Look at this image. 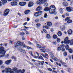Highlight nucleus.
Returning a JSON list of instances; mask_svg holds the SVG:
<instances>
[{
    "instance_id": "obj_1",
    "label": "nucleus",
    "mask_w": 73,
    "mask_h": 73,
    "mask_svg": "<svg viewBox=\"0 0 73 73\" xmlns=\"http://www.w3.org/2000/svg\"><path fill=\"white\" fill-rule=\"evenodd\" d=\"M14 46L15 48H17L18 50L21 52H22L23 50L22 49V48L20 47V46H23V48H27V46H25L24 43V42H21L20 41H18L17 43H15Z\"/></svg>"
},
{
    "instance_id": "obj_2",
    "label": "nucleus",
    "mask_w": 73,
    "mask_h": 73,
    "mask_svg": "<svg viewBox=\"0 0 73 73\" xmlns=\"http://www.w3.org/2000/svg\"><path fill=\"white\" fill-rule=\"evenodd\" d=\"M5 50H4V48L3 47H0V57H2L5 55Z\"/></svg>"
},
{
    "instance_id": "obj_3",
    "label": "nucleus",
    "mask_w": 73,
    "mask_h": 73,
    "mask_svg": "<svg viewBox=\"0 0 73 73\" xmlns=\"http://www.w3.org/2000/svg\"><path fill=\"white\" fill-rule=\"evenodd\" d=\"M68 37H66L64 39V43L65 44H67V45H69L70 43V44L71 45H73V39L72 40L70 41L69 40H68Z\"/></svg>"
},
{
    "instance_id": "obj_4",
    "label": "nucleus",
    "mask_w": 73,
    "mask_h": 73,
    "mask_svg": "<svg viewBox=\"0 0 73 73\" xmlns=\"http://www.w3.org/2000/svg\"><path fill=\"white\" fill-rule=\"evenodd\" d=\"M56 10V7L54 5H52L50 7V10L49 12L50 14H53Z\"/></svg>"
},
{
    "instance_id": "obj_5",
    "label": "nucleus",
    "mask_w": 73,
    "mask_h": 73,
    "mask_svg": "<svg viewBox=\"0 0 73 73\" xmlns=\"http://www.w3.org/2000/svg\"><path fill=\"white\" fill-rule=\"evenodd\" d=\"M13 70L16 73H19L21 72V70H18V68L16 67L13 68Z\"/></svg>"
},
{
    "instance_id": "obj_6",
    "label": "nucleus",
    "mask_w": 73,
    "mask_h": 73,
    "mask_svg": "<svg viewBox=\"0 0 73 73\" xmlns=\"http://www.w3.org/2000/svg\"><path fill=\"white\" fill-rule=\"evenodd\" d=\"M50 55L52 56H51V58L54 61H57L58 60L57 59V58L56 57H54V56H53V54L52 52H50Z\"/></svg>"
},
{
    "instance_id": "obj_7",
    "label": "nucleus",
    "mask_w": 73,
    "mask_h": 73,
    "mask_svg": "<svg viewBox=\"0 0 73 73\" xmlns=\"http://www.w3.org/2000/svg\"><path fill=\"white\" fill-rule=\"evenodd\" d=\"M73 9V7H66V10L68 12H70L72 11Z\"/></svg>"
},
{
    "instance_id": "obj_8",
    "label": "nucleus",
    "mask_w": 73,
    "mask_h": 73,
    "mask_svg": "<svg viewBox=\"0 0 73 73\" xmlns=\"http://www.w3.org/2000/svg\"><path fill=\"white\" fill-rule=\"evenodd\" d=\"M12 69L9 68H5V72L6 73H10L11 72H12L11 71Z\"/></svg>"
},
{
    "instance_id": "obj_9",
    "label": "nucleus",
    "mask_w": 73,
    "mask_h": 73,
    "mask_svg": "<svg viewBox=\"0 0 73 73\" xmlns=\"http://www.w3.org/2000/svg\"><path fill=\"white\" fill-rule=\"evenodd\" d=\"M19 4L20 6L24 7L27 4V2H21L19 3Z\"/></svg>"
},
{
    "instance_id": "obj_10",
    "label": "nucleus",
    "mask_w": 73,
    "mask_h": 73,
    "mask_svg": "<svg viewBox=\"0 0 73 73\" xmlns=\"http://www.w3.org/2000/svg\"><path fill=\"white\" fill-rule=\"evenodd\" d=\"M11 5L12 6H16L17 5V2L16 1L12 2L11 3Z\"/></svg>"
},
{
    "instance_id": "obj_11",
    "label": "nucleus",
    "mask_w": 73,
    "mask_h": 73,
    "mask_svg": "<svg viewBox=\"0 0 73 73\" xmlns=\"http://www.w3.org/2000/svg\"><path fill=\"white\" fill-rule=\"evenodd\" d=\"M33 4L34 3L33 2H29V5H28L29 7V8H31V7H32L33 5Z\"/></svg>"
},
{
    "instance_id": "obj_12",
    "label": "nucleus",
    "mask_w": 73,
    "mask_h": 73,
    "mask_svg": "<svg viewBox=\"0 0 73 73\" xmlns=\"http://www.w3.org/2000/svg\"><path fill=\"white\" fill-rule=\"evenodd\" d=\"M45 47H43L42 48H41V49H40V50L43 53H46V52L45 51Z\"/></svg>"
},
{
    "instance_id": "obj_13",
    "label": "nucleus",
    "mask_w": 73,
    "mask_h": 73,
    "mask_svg": "<svg viewBox=\"0 0 73 73\" xmlns=\"http://www.w3.org/2000/svg\"><path fill=\"white\" fill-rule=\"evenodd\" d=\"M40 10H42L41 6H39L36 9V11H40Z\"/></svg>"
},
{
    "instance_id": "obj_14",
    "label": "nucleus",
    "mask_w": 73,
    "mask_h": 73,
    "mask_svg": "<svg viewBox=\"0 0 73 73\" xmlns=\"http://www.w3.org/2000/svg\"><path fill=\"white\" fill-rule=\"evenodd\" d=\"M12 60H8L5 61V63L7 65H9V64H10L11 61Z\"/></svg>"
},
{
    "instance_id": "obj_15",
    "label": "nucleus",
    "mask_w": 73,
    "mask_h": 73,
    "mask_svg": "<svg viewBox=\"0 0 73 73\" xmlns=\"http://www.w3.org/2000/svg\"><path fill=\"white\" fill-rule=\"evenodd\" d=\"M60 28L61 31H64L65 29V26L63 25L62 26H60Z\"/></svg>"
},
{
    "instance_id": "obj_16",
    "label": "nucleus",
    "mask_w": 73,
    "mask_h": 73,
    "mask_svg": "<svg viewBox=\"0 0 73 73\" xmlns=\"http://www.w3.org/2000/svg\"><path fill=\"white\" fill-rule=\"evenodd\" d=\"M41 4H44V3L47 1V0H40Z\"/></svg>"
},
{
    "instance_id": "obj_17",
    "label": "nucleus",
    "mask_w": 73,
    "mask_h": 73,
    "mask_svg": "<svg viewBox=\"0 0 73 73\" xmlns=\"http://www.w3.org/2000/svg\"><path fill=\"white\" fill-rule=\"evenodd\" d=\"M63 5L64 6V7H68V3L66 2H63Z\"/></svg>"
},
{
    "instance_id": "obj_18",
    "label": "nucleus",
    "mask_w": 73,
    "mask_h": 73,
    "mask_svg": "<svg viewBox=\"0 0 73 73\" xmlns=\"http://www.w3.org/2000/svg\"><path fill=\"white\" fill-rule=\"evenodd\" d=\"M30 12V10H26L25 12V15H28Z\"/></svg>"
},
{
    "instance_id": "obj_19",
    "label": "nucleus",
    "mask_w": 73,
    "mask_h": 73,
    "mask_svg": "<svg viewBox=\"0 0 73 73\" xmlns=\"http://www.w3.org/2000/svg\"><path fill=\"white\" fill-rule=\"evenodd\" d=\"M73 33V31L72 30H69L68 31V33L69 35H72Z\"/></svg>"
},
{
    "instance_id": "obj_20",
    "label": "nucleus",
    "mask_w": 73,
    "mask_h": 73,
    "mask_svg": "<svg viewBox=\"0 0 73 73\" xmlns=\"http://www.w3.org/2000/svg\"><path fill=\"white\" fill-rule=\"evenodd\" d=\"M47 25L49 27H52V23L50 22H48L47 23Z\"/></svg>"
},
{
    "instance_id": "obj_21",
    "label": "nucleus",
    "mask_w": 73,
    "mask_h": 73,
    "mask_svg": "<svg viewBox=\"0 0 73 73\" xmlns=\"http://www.w3.org/2000/svg\"><path fill=\"white\" fill-rule=\"evenodd\" d=\"M2 1L3 5H4L6 3H7V0H1Z\"/></svg>"
},
{
    "instance_id": "obj_22",
    "label": "nucleus",
    "mask_w": 73,
    "mask_h": 73,
    "mask_svg": "<svg viewBox=\"0 0 73 73\" xmlns=\"http://www.w3.org/2000/svg\"><path fill=\"white\" fill-rule=\"evenodd\" d=\"M34 16H35V17H38V16H40V15H39L38 13V12H37L36 13H34Z\"/></svg>"
},
{
    "instance_id": "obj_23",
    "label": "nucleus",
    "mask_w": 73,
    "mask_h": 73,
    "mask_svg": "<svg viewBox=\"0 0 73 73\" xmlns=\"http://www.w3.org/2000/svg\"><path fill=\"white\" fill-rule=\"evenodd\" d=\"M36 4H37V5H41L40 0H39L37 1L36 2Z\"/></svg>"
},
{
    "instance_id": "obj_24",
    "label": "nucleus",
    "mask_w": 73,
    "mask_h": 73,
    "mask_svg": "<svg viewBox=\"0 0 73 73\" xmlns=\"http://www.w3.org/2000/svg\"><path fill=\"white\" fill-rule=\"evenodd\" d=\"M66 45L65 46V48H66V50H69V46L68 45V44H66Z\"/></svg>"
},
{
    "instance_id": "obj_25",
    "label": "nucleus",
    "mask_w": 73,
    "mask_h": 73,
    "mask_svg": "<svg viewBox=\"0 0 73 73\" xmlns=\"http://www.w3.org/2000/svg\"><path fill=\"white\" fill-rule=\"evenodd\" d=\"M59 12L61 13H63L64 12V10L62 9H59Z\"/></svg>"
},
{
    "instance_id": "obj_26",
    "label": "nucleus",
    "mask_w": 73,
    "mask_h": 73,
    "mask_svg": "<svg viewBox=\"0 0 73 73\" xmlns=\"http://www.w3.org/2000/svg\"><path fill=\"white\" fill-rule=\"evenodd\" d=\"M50 9L49 8V7H46L44 9V11H49V10Z\"/></svg>"
},
{
    "instance_id": "obj_27",
    "label": "nucleus",
    "mask_w": 73,
    "mask_h": 73,
    "mask_svg": "<svg viewBox=\"0 0 73 73\" xmlns=\"http://www.w3.org/2000/svg\"><path fill=\"white\" fill-rule=\"evenodd\" d=\"M30 54H31V56H33L34 57V58H38V57L36 56H33V54H32V51L30 52Z\"/></svg>"
},
{
    "instance_id": "obj_28",
    "label": "nucleus",
    "mask_w": 73,
    "mask_h": 73,
    "mask_svg": "<svg viewBox=\"0 0 73 73\" xmlns=\"http://www.w3.org/2000/svg\"><path fill=\"white\" fill-rule=\"evenodd\" d=\"M58 35L59 36V37L61 36V35H62L61 32V31H59L58 33Z\"/></svg>"
},
{
    "instance_id": "obj_29",
    "label": "nucleus",
    "mask_w": 73,
    "mask_h": 73,
    "mask_svg": "<svg viewBox=\"0 0 73 73\" xmlns=\"http://www.w3.org/2000/svg\"><path fill=\"white\" fill-rule=\"evenodd\" d=\"M72 22H73L72 20H69L68 21H67V24H70V23H72Z\"/></svg>"
},
{
    "instance_id": "obj_30",
    "label": "nucleus",
    "mask_w": 73,
    "mask_h": 73,
    "mask_svg": "<svg viewBox=\"0 0 73 73\" xmlns=\"http://www.w3.org/2000/svg\"><path fill=\"white\" fill-rule=\"evenodd\" d=\"M69 20H70V17H68L65 19V21H69Z\"/></svg>"
},
{
    "instance_id": "obj_31",
    "label": "nucleus",
    "mask_w": 73,
    "mask_h": 73,
    "mask_svg": "<svg viewBox=\"0 0 73 73\" xmlns=\"http://www.w3.org/2000/svg\"><path fill=\"white\" fill-rule=\"evenodd\" d=\"M69 50V52L70 53H73V50L71 48H70Z\"/></svg>"
},
{
    "instance_id": "obj_32",
    "label": "nucleus",
    "mask_w": 73,
    "mask_h": 73,
    "mask_svg": "<svg viewBox=\"0 0 73 73\" xmlns=\"http://www.w3.org/2000/svg\"><path fill=\"white\" fill-rule=\"evenodd\" d=\"M4 12H5L6 13H9V10L8 9H6L5 11Z\"/></svg>"
},
{
    "instance_id": "obj_33",
    "label": "nucleus",
    "mask_w": 73,
    "mask_h": 73,
    "mask_svg": "<svg viewBox=\"0 0 73 73\" xmlns=\"http://www.w3.org/2000/svg\"><path fill=\"white\" fill-rule=\"evenodd\" d=\"M43 12H42L41 11H40L38 12V15H40V16L41 15V14Z\"/></svg>"
},
{
    "instance_id": "obj_34",
    "label": "nucleus",
    "mask_w": 73,
    "mask_h": 73,
    "mask_svg": "<svg viewBox=\"0 0 73 73\" xmlns=\"http://www.w3.org/2000/svg\"><path fill=\"white\" fill-rule=\"evenodd\" d=\"M53 38H54V39H56L57 38V35H53Z\"/></svg>"
},
{
    "instance_id": "obj_35",
    "label": "nucleus",
    "mask_w": 73,
    "mask_h": 73,
    "mask_svg": "<svg viewBox=\"0 0 73 73\" xmlns=\"http://www.w3.org/2000/svg\"><path fill=\"white\" fill-rule=\"evenodd\" d=\"M46 37L47 38H50V36L49 34H47L46 35Z\"/></svg>"
},
{
    "instance_id": "obj_36",
    "label": "nucleus",
    "mask_w": 73,
    "mask_h": 73,
    "mask_svg": "<svg viewBox=\"0 0 73 73\" xmlns=\"http://www.w3.org/2000/svg\"><path fill=\"white\" fill-rule=\"evenodd\" d=\"M38 62H39V63H41V65L42 66L43 65H44V61H38Z\"/></svg>"
},
{
    "instance_id": "obj_37",
    "label": "nucleus",
    "mask_w": 73,
    "mask_h": 73,
    "mask_svg": "<svg viewBox=\"0 0 73 73\" xmlns=\"http://www.w3.org/2000/svg\"><path fill=\"white\" fill-rule=\"evenodd\" d=\"M9 13H6L5 11H4V13L3 14L4 16H7L8 15Z\"/></svg>"
},
{
    "instance_id": "obj_38",
    "label": "nucleus",
    "mask_w": 73,
    "mask_h": 73,
    "mask_svg": "<svg viewBox=\"0 0 73 73\" xmlns=\"http://www.w3.org/2000/svg\"><path fill=\"white\" fill-rule=\"evenodd\" d=\"M36 25L37 27V28H38L39 27H40V26H41V24H40V23H38L36 24Z\"/></svg>"
},
{
    "instance_id": "obj_39",
    "label": "nucleus",
    "mask_w": 73,
    "mask_h": 73,
    "mask_svg": "<svg viewBox=\"0 0 73 73\" xmlns=\"http://www.w3.org/2000/svg\"><path fill=\"white\" fill-rule=\"evenodd\" d=\"M60 41H61V40L60 39V38H57V41L58 42H60Z\"/></svg>"
},
{
    "instance_id": "obj_40",
    "label": "nucleus",
    "mask_w": 73,
    "mask_h": 73,
    "mask_svg": "<svg viewBox=\"0 0 73 73\" xmlns=\"http://www.w3.org/2000/svg\"><path fill=\"white\" fill-rule=\"evenodd\" d=\"M40 21V19H36L35 20V22L36 23H38Z\"/></svg>"
},
{
    "instance_id": "obj_41",
    "label": "nucleus",
    "mask_w": 73,
    "mask_h": 73,
    "mask_svg": "<svg viewBox=\"0 0 73 73\" xmlns=\"http://www.w3.org/2000/svg\"><path fill=\"white\" fill-rule=\"evenodd\" d=\"M21 71L20 72H21V73H24L25 72V70L23 69L22 70H21Z\"/></svg>"
},
{
    "instance_id": "obj_42",
    "label": "nucleus",
    "mask_w": 73,
    "mask_h": 73,
    "mask_svg": "<svg viewBox=\"0 0 73 73\" xmlns=\"http://www.w3.org/2000/svg\"><path fill=\"white\" fill-rule=\"evenodd\" d=\"M64 54L65 56H67V52H64Z\"/></svg>"
},
{
    "instance_id": "obj_43",
    "label": "nucleus",
    "mask_w": 73,
    "mask_h": 73,
    "mask_svg": "<svg viewBox=\"0 0 73 73\" xmlns=\"http://www.w3.org/2000/svg\"><path fill=\"white\" fill-rule=\"evenodd\" d=\"M44 5L45 7H48V3H45L44 4Z\"/></svg>"
},
{
    "instance_id": "obj_44",
    "label": "nucleus",
    "mask_w": 73,
    "mask_h": 73,
    "mask_svg": "<svg viewBox=\"0 0 73 73\" xmlns=\"http://www.w3.org/2000/svg\"><path fill=\"white\" fill-rule=\"evenodd\" d=\"M45 28H46V29H49V27H48V26L47 25L45 26Z\"/></svg>"
},
{
    "instance_id": "obj_45",
    "label": "nucleus",
    "mask_w": 73,
    "mask_h": 73,
    "mask_svg": "<svg viewBox=\"0 0 73 73\" xmlns=\"http://www.w3.org/2000/svg\"><path fill=\"white\" fill-rule=\"evenodd\" d=\"M40 21H44V19L43 18L41 17L40 19Z\"/></svg>"
},
{
    "instance_id": "obj_46",
    "label": "nucleus",
    "mask_w": 73,
    "mask_h": 73,
    "mask_svg": "<svg viewBox=\"0 0 73 73\" xmlns=\"http://www.w3.org/2000/svg\"><path fill=\"white\" fill-rule=\"evenodd\" d=\"M20 33V35H21L22 36V35H24V33L23 32H21Z\"/></svg>"
},
{
    "instance_id": "obj_47",
    "label": "nucleus",
    "mask_w": 73,
    "mask_h": 73,
    "mask_svg": "<svg viewBox=\"0 0 73 73\" xmlns=\"http://www.w3.org/2000/svg\"><path fill=\"white\" fill-rule=\"evenodd\" d=\"M61 48H64L65 46V45L64 44H62L60 45Z\"/></svg>"
},
{
    "instance_id": "obj_48",
    "label": "nucleus",
    "mask_w": 73,
    "mask_h": 73,
    "mask_svg": "<svg viewBox=\"0 0 73 73\" xmlns=\"http://www.w3.org/2000/svg\"><path fill=\"white\" fill-rule=\"evenodd\" d=\"M37 46L38 48H41V45H40L39 44H37Z\"/></svg>"
},
{
    "instance_id": "obj_49",
    "label": "nucleus",
    "mask_w": 73,
    "mask_h": 73,
    "mask_svg": "<svg viewBox=\"0 0 73 73\" xmlns=\"http://www.w3.org/2000/svg\"><path fill=\"white\" fill-rule=\"evenodd\" d=\"M3 64V61L1 60H0V66Z\"/></svg>"
},
{
    "instance_id": "obj_50",
    "label": "nucleus",
    "mask_w": 73,
    "mask_h": 73,
    "mask_svg": "<svg viewBox=\"0 0 73 73\" xmlns=\"http://www.w3.org/2000/svg\"><path fill=\"white\" fill-rule=\"evenodd\" d=\"M61 49V47H58V50H60Z\"/></svg>"
},
{
    "instance_id": "obj_51",
    "label": "nucleus",
    "mask_w": 73,
    "mask_h": 73,
    "mask_svg": "<svg viewBox=\"0 0 73 73\" xmlns=\"http://www.w3.org/2000/svg\"><path fill=\"white\" fill-rule=\"evenodd\" d=\"M47 14H44V18H46V17H47Z\"/></svg>"
},
{
    "instance_id": "obj_52",
    "label": "nucleus",
    "mask_w": 73,
    "mask_h": 73,
    "mask_svg": "<svg viewBox=\"0 0 73 73\" xmlns=\"http://www.w3.org/2000/svg\"><path fill=\"white\" fill-rule=\"evenodd\" d=\"M22 52H23L24 54H25V53H26V52H25V51L23 50H22Z\"/></svg>"
},
{
    "instance_id": "obj_53",
    "label": "nucleus",
    "mask_w": 73,
    "mask_h": 73,
    "mask_svg": "<svg viewBox=\"0 0 73 73\" xmlns=\"http://www.w3.org/2000/svg\"><path fill=\"white\" fill-rule=\"evenodd\" d=\"M47 69L49 71H52V69L50 68H48Z\"/></svg>"
},
{
    "instance_id": "obj_54",
    "label": "nucleus",
    "mask_w": 73,
    "mask_h": 73,
    "mask_svg": "<svg viewBox=\"0 0 73 73\" xmlns=\"http://www.w3.org/2000/svg\"><path fill=\"white\" fill-rule=\"evenodd\" d=\"M43 31L45 33H47V31H46V29H43Z\"/></svg>"
},
{
    "instance_id": "obj_55",
    "label": "nucleus",
    "mask_w": 73,
    "mask_h": 73,
    "mask_svg": "<svg viewBox=\"0 0 73 73\" xmlns=\"http://www.w3.org/2000/svg\"><path fill=\"white\" fill-rule=\"evenodd\" d=\"M66 16H69V14L68 13H66L65 15Z\"/></svg>"
},
{
    "instance_id": "obj_56",
    "label": "nucleus",
    "mask_w": 73,
    "mask_h": 73,
    "mask_svg": "<svg viewBox=\"0 0 73 73\" xmlns=\"http://www.w3.org/2000/svg\"><path fill=\"white\" fill-rule=\"evenodd\" d=\"M40 59H41L42 60H44V58H43V57H42V56H40Z\"/></svg>"
},
{
    "instance_id": "obj_57",
    "label": "nucleus",
    "mask_w": 73,
    "mask_h": 73,
    "mask_svg": "<svg viewBox=\"0 0 73 73\" xmlns=\"http://www.w3.org/2000/svg\"><path fill=\"white\" fill-rule=\"evenodd\" d=\"M68 57L69 58V59L71 60L72 59V57H71V56L69 55L68 56Z\"/></svg>"
},
{
    "instance_id": "obj_58",
    "label": "nucleus",
    "mask_w": 73,
    "mask_h": 73,
    "mask_svg": "<svg viewBox=\"0 0 73 73\" xmlns=\"http://www.w3.org/2000/svg\"><path fill=\"white\" fill-rule=\"evenodd\" d=\"M65 49L64 48H63L62 49V52H64V51H65Z\"/></svg>"
},
{
    "instance_id": "obj_59",
    "label": "nucleus",
    "mask_w": 73,
    "mask_h": 73,
    "mask_svg": "<svg viewBox=\"0 0 73 73\" xmlns=\"http://www.w3.org/2000/svg\"><path fill=\"white\" fill-rule=\"evenodd\" d=\"M27 22H25V23L24 24H23V26L26 25H27Z\"/></svg>"
},
{
    "instance_id": "obj_60",
    "label": "nucleus",
    "mask_w": 73,
    "mask_h": 73,
    "mask_svg": "<svg viewBox=\"0 0 73 73\" xmlns=\"http://www.w3.org/2000/svg\"><path fill=\"white\" fill-rule=\"evenodd\" d=\"M52 43L53 44H54V45H56V42L55 41L53 42Z\"/></svg>"
},
{
    "instance_id": "obj_61",
    "label": "nucleus",
    "mask_w": 73,
    "mask_h": 73,
    "mask_svg": "<svg viewBox=\"0 0 73 73\" xmlns=\"http://www.w3.org/2000/svg\"><path fill=\"white\" fill-rule=\"evenodd\" d=\"M45 51L46 52H49V50L48 49H45Z\"/></svg>"
},
{
    "instance_id": "obj_62",
    "label": "nucleus",
    "mask_w": 73,
    "mask_h": 73,
    "mask_svg": "<svg viewBox=\"0 0 73 73\" xmlns=\"http://www.w3.org/2000/svg\"><path fill=\"white\" fill-rule=\"evenodd\" d=\"M7 44H8V43H5V46H7Z\"/></svg>"
},
{
    "instance_id": "obj_63",
    "label": "nucleus",
    "mask_w": 73,
    "mask_h": 73,
    "mask_svg": "<svg viewBox=\"0 0 73 73\" xmlns=\"http://www.w3.org/2000/svg\"><path fill=\"white\" fill-rule=\"evenodd\" d=\"M9 54H7L6 56V58H8L9 57Z\"/></svg>"
},
{
    "instance_id": "obj_64",
    "label": "nucleus",
    "mask_w": 73,
    "mask_h": 73,
    "mask_svg": "<svg viewBox=\"0 0 73 73\" xmlns=\"http://www.w3.org/2000/svg\"><path fill=\"white\" fill-rule=\"evenodd\" d=\"M22 39L23 40H25V37H24V36H22Z\"/></svg>"
}]
</instances>
